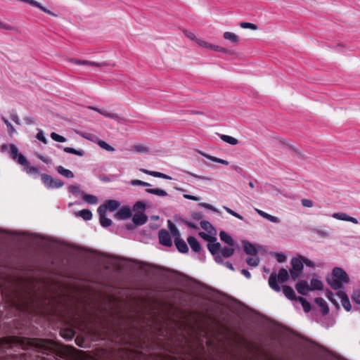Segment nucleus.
Returning a JSON list of instances; mask_svg holds the SVG:
<instances>
[{
	"mask_svg": "<svg viewBox=\"0 0 360 360\" xmlns=\"http://www.w3.org/2000/svg\"><path fill=\"white\" fill-rule=\"evenodd\" d=\"M11 158L19 165L23 166V170L30 175H39V169L38 167L31 166L27 158L22 154H20L18 149L15 145L11 147Z\"/></svg>",
	"mask_w": 360,
	"mask_h": 360,
	"instance_id": "1",
	"label": "nucleus"
},
{
	"mask_svg": "<svg viewBox=\"0 0 360 360\" xmlns=\"http://www.w3.org/2000/svg\"><path fill=\"white\" fill-rule=\"evenodd\" d=\"M349 277L347 272L340 267H335L333 269L332 275L328 278V283L334 290H340L342 283H348Z\"/></svg>",
	"mask_w": 360,
	"mask_h": 360,
	"instance_id": "2",
	"label": "nucleus"
},
{
	"mask_svg": "<svg viewBox=\"0 0 360 360\" xmlns=\"http://www.w3.org/2000/svg\"><path fill=\"white\" fill-rule=\"evenodd\" d=\"M289 274L288 271L285 269H281L278 271V276L276 274H272L269 279V284L271 289L276 292L281 291V287L278 285V281L283 283L288 279Z\"/></svg>",
	"mask_w": 360,
	"mask_h": 360,
	"instance_id": "3",
	"label": "nucleus"
},
{
	"mask_svg": "<svg viewBox=\"0 0 360 360\" xmlns=\"http://www.w3.org/2000/svg\"><path fill=\"white\" fill-rule=\"evenodd\" d=\"M216 240L217 239L215 238H212L207 245V248L212 255L214 256L215 261L219 264H221L223 262V259L220 256L221 245L219 243L216 242Z\"/></svg>",
	"mask_w": 360,
	"mask_h": 360,
	"instance_id": "4",
	"label": "nucleus"
},
{
	"mask_svg": "<svg viewBox=\"0 0 360 360\" xmlns=\"http://www.w3.org/2000/svg\"><path fill=\"white\" fill-rule=\"evenodd\" d=\"M41 178L43 184L49 188H58L63 186V182L60 179H54L49 174H43Z\"/></svg>",
	"mask_w": 360,
	"mask_h": 360,
	"instance_id": "5",
	"label": "nucleus"
},
{
	"mask_svg": "<svg viewBox=\"0 0 360 360\" xmlns=\"http://www.w3.org/2000/svg\"><path fill=\"white\" fill-rule=\"evenodd\" d=\"M32 345L42 353H48L53 347V343L47 340H33L32 341Z\"/></svg>",
	"mask_w": 360,
	"mask_h": 360,
	"instance_id": "6",
	"label": "nucleus"
},
{
	"mask_svg": "<svg viewBox=\"0 0 360 360\" xmlns=\"http://www.w3.org/2000/svg\"><path fill=\"white\" fill-rule=\"evenodd\" d=\"M120 202L118 200H108L105 204L98 207L97 212L98 213H106L107 210L115 211L120 207Z\"/></svg>",
	"mask_w": 360,
	"mask_h": 360,
	"instance_id": "7",
	"label": "nucleus"
},
{
	"mask_svg": "<svg viewBox=\"0 0 360 360\" xmlns=\"http://www.w3.org/2000/svg\"><path fill=\"white\" fill-rule=\"evenodd\" d=\"M292 269L290 274L293 279L297 278L303 269V262L300 258H292L291 260Z\"/></svg>",
	"mask_w": 360,
	"mask_h": 360,
	"instance_id": "8",
	"label": "nucleus"
},
{
	"mask_svg": "<svg viewBox=\"0 0 360 360\" xmlns=\"http://www.w3.org/2000/svg\"><path fill=\"white\" fill-rule=\"evenodd\" d=\"M158 236L160 244L167 247H171L172 245V241L167 231L161 229L159 231Z\"/></svg>",
	"mask_w": 360,
	"mask_h": 360,
	"instance_id": "9",
	"label": "nucleus"
},
{
	"mask_svg": "<svg viewBox=\"0 0 360 360\" xmlns=\"http://www.w3.org/2000/svg\"><path fill=\"white\" fill-rule=\"evenodd\" d=\"M70 61L77 65H87L91 67H103L107 65V63L105 62L96 63L94 61L80 60L77 59H70Z\"/></svg>",
	"mask_w": 360,
	"mask_h": 360,
	"instance_id": "10",
	"label": "nucleus"
},
{
	"mask_svg": "<svg viewBox=\"0 0 360 360\" xmlns=\"http://www.w3.org/2000/svg\"><path fill=\"white\" fill-rule=\"evenodd\" d=\"M338 297L340 299L342 307L347 311H349L352 309V305L349 299L345 292L340 290L337 293Z\"/></svg>",
	"mask_w": 360,
	"mask_h": 360,
	"instance_id": "11",
	"label": "nucleus"
},
{
	"mask_svg": "<svg viewBox=\"0 0 360 360\" xmlns=\"http://www.w3.org/2000/svg\"><path fill=\"white\" fill-rule=\"evenodd\" d=\"M332 217L338 220L350 221L355 224H358V220L356 218L350 217L345 212H335L332 214Z\"/></svg>",
	"mask_w": 360,
	"mask_h": 360,
	"instance_id": "12",
	"label": "nucleus"
},
{
	"mask_svg": "<svg viewBox=\"0 0 360 360\" xmlns=\"http://www.w3.org/2000/svg\"><path fill=\"white\" fill-rule=\"evenodd\" d=\"M196 42L199 46L206 48V49H214V50L219 51V52H224V53L226 52V49H224V48H221L219 46L213 45V44H212L203 39H196Z\"/></svg>",
	"mask_w": 360,
	"mask_h": 360,
	"instance_id": "13",
	"label": "nucleus"
},
{
	"mask_svg": "<svg viewBox=\"0 0 360 360\" xmlns=\"http://www.w3.org/2000/svg\"><path fill=\"white\" fill-rule=\"evenodd\" d=\"M148 220V217L145 213H135L133 216L132 221L133 222L139 226L144 224Z\"/></svg>",
	"mask_w": 360,
	"mask_h": 360,
	"instance_id": "14",
	"label": "nucleus"
},
{
	"mask_svg": "<svg viewBox=\"0 0 360 360\" xmlns=\"http://www.w3.org/2000/svg\"><path fill=\"white\" fill-rule=\"evenodd\" d=\"M174 244L177 248V250L182 253H186L188 251V248L186 242L182 240L180 237H177L174 239Z\"/></svg>",
	"mask_w": 360,
	"mask_h": 360,
	"instance_id": "15",
	"label": "nucleus"
},
{
	"mask_svg": "<svg viewBox=\"0 0 360 360\" xmlns=\"http://www.w3.org/2000/svg\"><path fill=\"white\" fill-rule=\"evenodd\" d=\"M140 171L141 172L144 173V174L150 175V176H152L153 177L162 178V179H167V180H171L172 179V177L170 176H168V175H167L165 174H163L162 172H160L149 171V170H147V169H143V168L140 169Z\"/></svg>",
	"mask_w": 360,
	"mask_h": 360,
	"instance_id": "16",
	"label": "nucleus"
},
{
	"mask_svg": "<svg viewBox=\"0 0 360 360\" xmlns=\"http://www.w3.org/2000/svg\"><path fill=\"white\" fill-rule=\"evenodd\" d=\"M131 212L129 207H124L121 208L115 214L119 219H127L131 217Z\"/></svg>",
	"mask_w": 360,
	"mask_h": 360,
	"instance_id": "17",
	"label": "nucleus"
},
{
	"mask_svg": "<svg viewBox=\"0 0 360 360\" xmlns=\"http://www.w3.org/2000/svg\"><path fill=\"white\" fill-rule=\"evenodd\" d=\"M295 288L298 293L301 295H306L307 292L309 290H310V288L309 287L308 283L305 281H299L297 283Z\"/></svg>",
	"mask_w": 360,
	"mask_h": 360,
	"instance_id": "18",
	"label": "nucleus"
},
{
	"mask_svg": "<svg viewBox=\"0 0 360 360\" xmlns=\"http://www.w3.org/2000/svg\"><path fill=\"white\" fill-rule=\"evenodd\" d=\"M187 240L193 251L199 252L201 250L200 244L196 238L193 236H189Z\"/></svg>",
	"mask_w": 360,
	"mask_h": 360,
	"instance_id": "19",
	"label": "nucleus"
},
{
	"mask_svg": "<svg viewBox=\"0 0 360 360\" xmlns=\"http://www.w3.org/2000/svg\"><path fill=\"white\" fill-rule=\"evenodd\" d=\"M219 238H220L221 240L227 243L230 246L233 247L234 245V241H233L232 237L226 232L221 231L219 233Z\"/></svg>",
	"mask_w": 360,
	"mask_h": 360,
	"instance_id": "20",
	"label": "nucleus"
},
{
	"mask_svg": "<svg viewBox=\"0 0 360 360\" xmlns=\"http://www.w3.org/2000/svg\"><path fill=\"white\" fill-rule=\"evenodd\" d=\"M283 292L285 296L289 300H297L294 290L288 285L283 286Z\"/></svg>",
	"mask_w": 360,
	"mask_h": 360,
	"instance_id": "21",
	"label": "nucleus"
},
{
	"mask_svg": "<svg viewBox=\"0 0 360 360\" xmlns=\"http://www.w3.org/2000/svg\"><path fill=\"white\" fill-rule=\"evenodd\" d=\"M56 170L60 174L63 175L66 178L72 179L74 177L73 172L70 169L64 168L63 166L57 167Z\"/></svg>",
	"mask_w": 360,
	"mask_h": 360,
	"instance_id": "22",
	"label": "nucleus"
},
{
	"mask_svg": "<svg viewBox=\"0 0 360 360\" xmlns=\"http://www.w3.org/2000/svg\"><path fill=\"white\" fill-rule=\"evenodd\" d=\"M63 150L67 153L76 155H78L80 157H82L85 155V152L82 149L77 150V149H75L74 148H71V147H65V148H63Z\"/></svg>",
	"mask_w": 360,
	"mask_h": 360,
	"instance_id": "23",
	"label": "nucleus"
},
{
	"mask_svg": "<svg viewBox=\"0 0 360 360\" xmlns=\"http://www.w3.org/2000/svg\"><path fill=\"white\" fill-rule=\"evenodd\" d=\"M146 191L148 193L155 195L158 196L164 197L167 195V191L160 188H146Z\"/></svg>",
	"mask_w": 360,
	"mask_h": 360,
	"instance_id": "24",
	"label": "nucleus"
},
{
	"mask_svg": "<svg viewBox=\"0 0 360 360\" xmlns=\"http://www.w3.org/2000/svg\"><path fill=\"white\" fill-rule=\"evenodd\" d=\"M234 248H229V247H224L222 248H220V256L222 257H229L234 253Z\"/></svg>",
	"mask_w": 360,
	"mask_h": 360,
	"instance_id": "25",
	"label": "nucleus"
},
{
	"mask_svg": "<svg viewBox=\"0 0 360 360\" xmlns=\"http://www.w3.org/2000/svg\"><path fill=\"white\" fill-rule=\"evenodd\" d=\"M244 248L246 253L255 255L257 254L256 248L250 243L246 241L244 243Z\"/></svg>",
	"mask_w": 360,
	"mask_h": 360,
	"instance_id": "26",
	"label": "nucleus"
},
{
	"mask_svg": "<svg viewBox=\"0 0 360 360\" xmlns=\"http://www.w3.org/2000/svg\"><path fill=\"white\" fill-rule=\"evenodd\" d=\"M100 217V223L103 227H108L112 224V220L105 217V213H98Z\"/></svg>",
	"mask_w": 360,
	"mask_h": 360,
	"instance_id": "27",
	"label": "nucleus"
},
{
	"mask_svg": "<svg viewBox=\"0 0 360 360\" xmlns=\"http://www.w3.org/2000/svg\"><path fill=\"white\" fill-rule=\"evenodd\" d=\"M83 200L89 204L96 205L98 202V198L96 196L90 194H82Z\"/></svg>",
	"mask_w": 360,
	"mask_h": 360,
	"instance_id": "28",
	"label": "nucleus"
},
{
	"mask_svg": "<svg viewBox=\"0 0 360 360\" xmlns=\"http://www.w3.org/2000/svg\"><path fill=\"white\" fill-rule=\"evenodd\" d=\"M220 138L223 141L232 146H235L238 143V139L229 135L222 134L221 135Z\"/></svg>",
	"mask_w": 360,
	"mask_h": 360,
	"instance_id": "29",
	"label": "nucleus"
},
{
	"mask_svg": "<svg viewBox=\"0 0 360 360\" xmlns=\"http://www.w3.org/2000/svg\"><path fill=\"white\" fill-rule=\"evenodd\" d=\"M168 228L171 232V234L174 237V239L180 237V233L179 232L178 229L175 226L174 223H172L170 220L168 221Z\"/></svg>",
	"mask_w": 360,
	"mask_h": 360,
	"instance_id": "30",
	"label": "nucleus"
},
{
	"mask_svg": "<svg viewBox=\"0 0 360 360\" xmlns=\"http://www.w3.org/2000/svg\"><path fill=\"white\" fill-rule=\"evenodd\" d=\"M224 39L229 40L234 44H237L239 40L238 37L233 32H225L224 33Z\"/></svg>",
	"mask_w": 360,
	"mask_h": 360,
	"instance_id": "31",
	"label": "nucleus"
},
{
	"mask_svg": "<svg viewBox=\"0 0 360 360\" xmlns=\"http://www.w3.org/2000/svg\"><path fill=\"white\" fill-rule=\"evenodd\" d=\"M78 216L82 217L86 221L90 220L92 218V213L89 210L84 209L79 211L77 214Z\"/></svg>",
	"mask_w": 360,
	"mask_h": 360,
	"instance_id": "32",
	"label": "nucleus"
},
{
	"mask_svg": "<svg viewBox=\"0 0 360 360\" xmlns=\"http://www.w3.org/2000/svg\"><path fill=\"white\" fill-rule=\"evenodd\" d=\"M315 302L317 304H319L321 308L323 314H327L329 311L328 307L325 302V300L321 297H317L315 300Z\"/></svg>",
	"mask_w": 360,
	"mask_h": 360,
	"instance_id": "33",
	"label": "nucleus"
},
{
	"mask_svg": "<svg viewBox=\"0 0 360 360\" xmlns=\"http://www.w3.org/2000/svg\"><path fill=\"white\" fill-rule=\"evenodd\" d=\"M297 300L302 304L303 309L305 312H309L311 310V304L306 300L302 297H298Z\"/></svg>",
	"mask_w": 360,
	"mask_h": 360,
	"instance_id": "34",
	"label": "nucleus"
},
{
	"mask_svg": "<svg viewBox=\"0 0 360 360\" xmlns=\"http://www.w3.org/2000/svg\"><path fill=\"white\" fill-rule=\"evenodd\" d=\"M323 288V283L318 279H312L311 281L310 290H320Z\"/></svg>",
	"mask_w": 360,
	"mask_h": 360,
	"instance_id": "35",
	"label": "nucleus"
},
{
	"mask_svg": "<svg viewBox=\"0 0 360 360\" xmlns=\"http://www.w3.org/2000/svg\"><path fill=\"white\" fill-rule=\"evenodd\" d=\"M247 263L249 266H257L259 263V259L257 255H252L247 259Z\"/></svg>",
	"mask_w": 360,
	"mask_h": 360,
	"instance_id": "36",
	"label": "nucleus"
},
{
	"mask_svg": "<svg viewBox=\"0 0 360 360\" xmlns=\"http://www.w3.org/2000/svg\"><path fill=\"white\" fill-rule=\"evenodd\" d=\"M98 144L101 148L105 149L107 151H110V152L115 151V148L104 141H102V140L98 141Z\"/></svg>",
	"mask_w": 360,
	"mask_h": 360,
	"instance_id": "37",
	"label": "nucleus"
},
{
	"mask_svg": "<svg viewBox=\"0 0 360 360\" xmlns=\"http://www.w3.org/2000/svg\"><path fill=\"white\" fill-rule=\"evenodd\" d=\"M200 226L202 229H205L209 233H212V231L214 230L212 225L207 221H202L200 222Z\"/></svg>",
	"mask_w": 360,
	"mask_h": 360,
	"instance_id": "38",
	"label": "nucleus"
},
{
	"mask_svg": "<svg viewBox=\"0 0 360 360\" xmlns=\"http://www.w3.org/2000/svg\"><path fill=\"white\" fill-rule=\"evenodd\" d=\"M50 136L53 141L59 143H64L66 141L65 137L60 136L56 132L51 133Z\"/></svg>",
	"mask_w": 360,
	"mask_h": 360,
	"instance_id": "39",
	"label": "nucleus"
},
{
	"mask_svg": "<svg viewBox=\"0 0 360 360\" xmlns=\"http://www.w3.org/2000/svg\"><path fill=\"white\" fill-rule=\"evenodd\" d=\"M2 120L6 125L7 129H8V132L10 136H12L14 133L16 132L13 126L8 122V120H6L4 117H2Z\"/></svg>",
	"mask_w": 360,
	"mask_h": 360,
	"instance_id": "40",
	"label": "nucleus"
},
{
	"mask_svg": "<svg viewBox=\"0 0 360 360\" xmlns=\"http://www.w3.org/2000/svg\"><path fill=\"white\" fill-rule=\"evenodd\" d=\"M240 26L243 29H250L252 30H257V26L252 22H242L240 23Z\"/></svg>",
	"mask_w": 360,
	"mask_h": 360,
	"instance_id": "41",
	"label": "nucleus"
},
{
	"mask_svg": "<svg viewBox=\"0 0 360 360\" xmlns=\"http://www.w3.org/2000/svg\"><path fill=\"white\" fill-rule=\"evenodd\" d=\"M130 184L132 186H145V187L151 186L150 184L143 181L141 180H139V179L131 180L130 181Z\"/></svg>",
	"mask_w": 360,
	"mask_h": 360,
	"instance_id": "42",
	"label": "nucleus"
},
{
	"mask_svg": "<svg viewBox=\"0 0 360 360\" xmlns=\"http://www.w3.org/2000/svg\"><path fill=\"white\" fill-rule=\"evenodd\" d=\"M37 131H38V133L37 134V139L38 140H39L40 141H41L42 143L46 144L47 143V139H46V136L44 135V131L41 129H38Z\"/></svg>",
	"mask_w": 360,
	"mask_h": 360,
	"instance_id": "43",
	"label": "nucleus"
},
{
	"mask_svg": "<svg viewBox=\"0 0 360 360\" xmlns=\"http://www.w3.org/2000/svg\"><path fill=\"white\" fill-rule=\"evenodd\" d=\"M352 300L358 304H360V290H354L352 295Z\"/></svg>",
	"mask_w": 360,
	"mask_h": 360,
	"instance_id": "44",
	"label": "nucleus"
},
{
	"mask_svg": "<svg viewBox=\"0 0 360 360\" xmlns=\"http://www.w3.org/2000/svg\"><path fill=\"white\" fill-rule=\"evenodd\" d=\"M209 159L210 160H212V162L219 163L221 165H229V164L228 161L223 160V159L216 158V157H210Z\"/></svg>",
	"mask_w": 360,
	"mask_h": 360,
	"instance_id": "45",
	"label": "nucleus"
},
{
	"mask_svg": "<svg viewBox=\"0 0 360 360\" xmlns=\"http://www.w3.org/2000/svg\"><path fill=\"white\" fill-rule=\"evenodd\" d=\"M90 109L98 112V113L104 115L106 117H112V115L105 110H100L98 108H94V107H90Z\"/></svg>",
	"mask_w": 360,
	"mask_h": 360,
	"instance_id": "46",
	"label": "nucleus"
},
{
	"mask_svg": "<svg viewBox=\"0 0 360 360\" xmlns=\"http://www.w3.org/2000/svg\"><path fill=\"white\" fill-rule=\"evenodd\" d=\"M61 335L69 340L72 339L74 336V333L71 330H63L61 331Z\"/></svg>",
	"mask_w": 360,
	"mask_h": 360,
	"instance_id": "47",
	"label": "nucleus"
},
{
	"mask_svg": "<svg viewBox=\"0 0 360 360\" xmlns=\"http://www.w3.org/2000/svg\"><path fill=\"white\" fill-rule=\"evenodd\" d=\"M13 144H7V143H5V144H3L1 146V148H0V150L1 153H6L7 152L8 150H10V154L11 155V147Z\"/></svg>",
	"mask_w": 360,
	"mask_h": 360,
	"instance_id": "48",
	"label": "nucleus"
},
{
	"mask_svg": "<svg viewBox=\"0 0 360 360\" xmlns=\"http://www.w3.org/2000/svg\"><path fill=\"white\" fill-rule=\"evenodd\" d=\"M302 205L305 207H311L313 206V202L310 199L304 198L302 200Z\"/></svg>",
	"mask_w": 360,
	"mask_h": 360,
	"instance_id": "49",
	"label": "nucleus"
},
{
	"mask_svg": "<svg viewBox=\"0 0 360 360\" xmlns=\"http://www.w3.org/2000/svg\"><path fill=\"white\" fill-rule=\"evenodd\" d=\"M200 206L205 207V208H207L208 210H210L212 211H214V212H217V210L212 205L208 204V203H206V202H202L200 204Z\"/></svg>",
	"mask_w": 360,
	"mask_h": 360,
	"instance_id": "50",
	"label": "nucleus"
},
{
	"mask_svg": "<svg viewBox=\"0 0 360 360\" xmlns=\"http://www.w3.org/2000/svg\"><path fill=\"white\" fill-rule=\"evenodd\" d=\"M11 119L16 124H20V120L18 115L15 113L11 115Z\"/></svg>",
	"mask_w": 360,
	"mask_h": 360,
	"instance_id": "51",
	"label": "nucleus"
},
{
	"mask_svg": "<svg viewBox=\"0 0 360 360\" xmlns=\"http://www.w3.org/2000/svg\"><path fill=\"white\" fill-rule=\"evenodd\" d=\"M0 28L1 29H3V30H14V28L9 25H7V24H5L4 22H0Z\"/></svg>",
	"mask_w": 360,
	"mask_h": 360,
	"instance_id": "52",
	"label": "nucleus"
},
{
	"mask_svg": "<svg viewBox=\"0 0 360 360\" xmlns=\"http://www.w3.org/2000/svg\"><path fill=\"white\" fill-rule=\"evenodd\" d=\"M266 219L273 223H278L280 221V220L278 217L272 216L269 214H268Z\"/></svg>",
	"mask_w": 360,
	"mask_h": 360,
	"instance_id": "53",
	"label": "nucleus"
},
{
	"mask_svg": "<svg viewBox=\"0 0 360 360\" xmlns=\"http://www.w3.org/2000/svg\"><path fill=\"white\" fill-rule=\"evenodd\" d=\"M184 198L187 200H191L193 201H198L199 200V198L195 195H191L189 194H184Z\"/></svg>",
	"mask_w": 360,
	"mask_h": 360,
	"instance_id": "54",
	"label": "nucleus"
},
{
	"mask_svg": "<svg viewBox=\"0 0 360 360\" xmlns=\"http://www.w3.org/2000/svg\"><path fill=\"white\" fill-rule=\"evenodd\" d=\"M69 189H70V191L74 194L80 193L79 187L77 186H71Z\"/></svg>",
	"mask_w": 360,
	"mask_h": 360,
	"instance_id": "55",
	"label": "nucleus"
},
{
	"mask_svg": "<svg viewBox=\"0 0 360 360\" xmlns=\"http://www.w3.org/2000/svg\"><path fill=\"white\" fill-rule=\"evenodd\" d=\"M302 259V261L303 262V264L304 263L306 265L309 266H314V264L309 259H306V258H301Z\"/></svg>",
	"mask_w": 360,
	"mask_h": 360,
	"instance_id": "56",
	"label": "nucleus"
},
{
	"mask_svg": "<svg viewBox=\"0 0 360 360\" xmlns=\"http://www.w3.org/2000/svg\"><path fill=\"white\" fill-rule=\"evenodd\" d=\"M255 211L257 212V214L259 215H260L261 217H264V219H266L267 218V216H268V213L261 210H259L257 208L255 209Z\"/></svg>",
	"mask_w": 360,
	"mask_h": 360,
	"instance_id": "57",
	"label": "nucleus"
},
{
	"mask_svg": "<svg viewBox=\"0 0 360 360\" xmlns=\"http://www.w3.org/2000/svg\"><path fill=\"white\" fill-rule=\"evenodd\" d=\"M186 34L187 37H188L189 39H191L192 40L196 41V39H198L193 32H186Z\"/></svg>",
	"mask_w": 360,
	"mask_h": 360,
	"instance_id": "58",
	"label": "nucleus"
},
{
	"mask_svg": "<svg viewBox=\"0 0 360 360\" xmlns=\"http://www.w3.org/2000/svg\"><path fill=\"white\" fill-rule=\"evenodd\" d=\"M276 259L278 262H283L285 260V257L283 254H277Z\"/></svg>",
	"mask_w": 360,
	"mask_h": 360,
	"instance_id": "59",
	"label": "nucleus"
},
{
	"mask_svg": "<svg viewBox=\"0 0 360 360\" xmlns=\"http://www.w3.org/2000/svg\"><path fill=\"white\" fill-rule=\"evenodd\" d=\"M242 274L245 276L247 278H250L251 277V274L250 273L246 270V269H243L242 271H241Z\"/></svg>",
	"mask_w": 360,
	"mask_h": 360,
	"instance_id": "60",
	"label": "nucleus"
},
{
	"mask_svg": "<svg viewBox=\"0 0 360 360\" xmlns=\"http://www.w3.org/2000/svg\"><path fill=\"white\" fill-rule=\"evenodd\" d=\"M316 233L319 234V236H323V237H326L328 236V233L326 231H323V230H316Z\"/></svg>",
	"mask_w": 360,
	"mask_h": 360,
	"instance_id": "61",
	"label": "nucleus"
},
{
	"mask_svg": "<svg viewBox=\"0 0 360 360\" xmlns=\"http://www.w3.org/2000/svg\"><path fill=\"white\" fill-rule=\"evenodd\" d=\"M35 7H37L39 8V9H41V11H43L45 13H50V11H48L46 8H45L44 7H43L39 3H38V6H35Z\"/></svg>",
	"mask_w": 360,
	"mask_h": 360,
	"instance_id": "62",
	"label": "nucleus"
},
{
	"mask_svg": "<svg viewBox=\"0 0 360 360\" xmlns=\"http://www.w3.org/2000/svg\"><path fill=\"white\" fill-rule=\"evenodd\" d=\"M34 120L33 117H27L25 119V122L27 124H32L34 123Z\"/></svg>",
	"mask_w": 360,
	"mask_h": 360,
	"instance_id": "63",
	"label": "nucleus"
},
{
	"mask_svg": "<svg viewBox=\"0 0 360 360\" xmlns=\"http://www.w3.org/2000/svg\"><path fill=\"white\" fill-rule=\"evenodd\" d=\"M223 208L229 213L231 215L233 214V212L234 211L233 210H231V208L226 207V206H223Z\"/></svg>",
	"mask_w": 360,
	"mask_h": 360,
	"instance_id": "64",
	"label": "nucleus"
}]
</instances>
